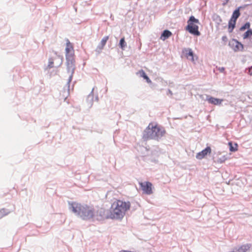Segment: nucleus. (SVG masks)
<instances>
[{
    "label": "nucleus",
    "instance_id": "1",
    "mask_svg": "<svg viewBox=\"0 0 252 252\" xmlns=\"http://www.w3.org/2000/svg\"><path fill=\"white\" fill-rule=\"evenodd\" d=\"M164 128L158 125H154L152 123L149 124L143 132L142 138L144 141L149 139H154L159 141L165 134Z\"/></svg>",
    "mask_w": 252,
    "mask_h": 252
},
{
    "label": "nucleus",
    "instance_id": "2",
    "mask_svg": "<svg viewBox=\"0 0 252 252\" xmlns=\"http://www.w3.org/2000/svg\"><path fill=\"white\" fill-rule=\"evenodd\" d=\"M129 206H116L115 208L111 207L106 218L112 219H119L123 217L125 211L129 209Z\"/></svg>",
    "mask_w": 252,
    "mask_h": 252
},
{
    "label": "nucleus",
    "instance_id": "3",
    "mask_svg": "<svg viewBox=\"0 0 252 252\" xmlns=\"http://www.w3.org/2000/svg\"><path fill=\"white\" fill-rule=\"evenodd\" d=\"M188 25L186 27V30L189 33L197 36L200 35V32L198 31V26L195 24H199L200 22L197 19H196L193 16H191L187 21Z\"/></svg>",
    "mask_w": 252,
    "mask_h": 252
},
{
    "label": "nucleus",
    "instance_id": "4",
    "mask_svg": "<svg viewBox=\"0 0 252 252\" xmlns=\"http://www.w3.org/2000/svg\"><path fill=\"white\" fill-rule=\"evenodd\" d=\"M66 60L67 71L68 73L70 74L67 82L68 90H69L70 83L72 81L73 75L75 69V60L73 56L69 57L67 55Z\"/></svg>",
    "mask_w": 252,
    "mask_h": 252
},
{
    "label": "nucleus",
    "instance_id": "5",
    "mask_svg": "<svg viewBox=\"0 0 252 252\" xmlns=\"http://www.w3.org/2000/svg\"><path fill=\"white\" fill-rule=\"evenodd\" d=\"M73 211L80 216L83 219L92 217L93 212L89 210L88 207L85 206H72Z\"/></svg>",
    "mask_w": 252,
    "mask_h": 252
},
{
    "label": "nucleus",
    "instance_id": "6",
    "mask_svg": "<svg viewBox=\"0 0 252 252\" xmlns=\"http://www.w3.org/2000/svg\"><path fill=\"white\" fill-rule=\"evenodd\" d=\"M140 186L143 191V193L150 195L153 193L152 184L149 182H144L139 183Z\"/></svg>",
    "mask_w": 252,
    "mask_h": 252
},
{
    "label": "nucleus",
    "instance_id": "7",
    "mask_svg": "<svg viewBox=\"0 0 252 252\" xmlns=\"http://www.w3.org/2000/svg\"><path fill=\"white\" fill-rule=\"evenodd\" d=\"M200 96L202 99L208 101L209 103L216 105H220L223 101V99L215 98L207 94L202 95Z\"/></svg>",
    "mask_w": 252,
    "mask_h": 252
},
{
    "label": "nucleus",
    "instance_id": "8",
    "mask_svg": "<svg viewBox=\"0 0 252 252\" xmlns=\"http://www.w3.org/2000/svg\"><path fill=\"white\" fill-rule=\"evenodd\" d=\"M108 39L109 36H105L101 39L100 43L98 45L95 50V51L97 53V54H99L101 52L102 50L105 46Z\"/></svg>",
    "mask_w": 252,
    "mask_h": 252
},
{
    "label": "nucleus",
    "instance_id": "9",
    "mask_svg": "<svg viewBox=\"0 0 252 252\" xmlns=\"http://www.w3.org/2000/svg\"><path fill=\"white\" fill-rule=\"evenodd\" d=\"M211 152V148L210 147H207L205 149L202 151L198 153L196 155V158L198 159H201L205 157L208 154Z\"/></svg>",
    "mask_w": 252,
    "mask_h": 252
},
{
    "label": "nucleus",
    "instance_id": "10",
    "mask_svg": "<svg viewBox=\"0 0 252 252\" xmlns=\"http://www.w3.org/2000/svg\"><path fill=\"white\" fill-rule=\"evenodd\" d=\"M243 8L242 6H239L237 9H236L233 12L232 16L230 19H233L235 21H237V19L240 16V10L241 9Z\"/></svg>",
    "mask_w": 252,
    "mask_h": 252
},
{
    "label": "nucleus",
    "instance_id": "11",
    "mask_svg": "<svg viewBox=\"0 0 252 252\" xmlns=\"http://www.w3.org/2000/svg\"><path fill=\"white\" fill-rule=\"evenodd\" d=\"M71 49H73L72 46L70 45V43L69 41L67 39V42L66 43V47L65 48V56L66 58H67V55L68 56H73L74 54L73 53H70Z\"/></svg>",
    "mask_w": 252,
    "mask_h": 252
},
{
    "label": "nucleus",
    "instance_id": "12",
    "mask_svg": "<svg viewBox=\"0 0 252 252\" xmlns=\"http://www.w3.org/2000/svg\"><path fill=\"white\" fill-rule=\"evenodd\" d=\"M233 42H234V43H233V45H234V43L235 44V47L233 48V49L235 51H242L243 50L244 46L242 43L238 42L236 39H233Z\"/></svg>",
    "mask_w": 252,
    "mask_h": 252
},
{
    "label": "nucleus",
    "instance_id": "13",
    "mask_svg": "<svg viewBox=\"0 0 252 252\" xmlns=\"http://www.w3.org/2000/svg\"><path fill=\"white\" fill-rule=\"evenodd\" d=\"M183 53L186 54L187 57L188 59H189L190 58V59L191 61H194L193 59V53L192 50L190 48H187V49H184L183 50Z\"/></svg>",
    "mask_w": 252,
    "mask_h": 252
},
{
    "label": "nucleus",
    "instance_id": "14",
    "mask_svg": "<svg viewBox=\"0 0 252 252\" xmlns=\"http://www.w3.org/2000/svg\"><path fill=\"white\" fill-rule=\"evenodd\" d=\"M137 75H139L140 77H143L144 79H145L148 83H152L151 80L149 78V77L147 75L144 71L142 69L140 70L138 72L136 73Z\"/></svg>",
    "mask_w": 252,
    "mask_h": 252
},
{
    "label": "nucleus",
    "instance_id": "15",
    "mask_svg": "<svg viewBox=\"0 0 252 252\" xmlns=\"http://www.w3.org/2000/svg\"><path fill=\"white\" fill-rule=\"evenodd\" d=\"M172 34V33L170 31L167 30H164L160 36V39L162 40H165V39L168 38Z\"/></svg>",
    "mask_w": 252,
    "mask_h": 252
},
{
    "label": "nucleus",
    "instance_id": "16",
    "mask_svg": "<svg viewBox=\"0 0 252 252\" xmlns=\"http://www.w3.org/2000/svg\"><path fill=\"white\" fill-rule=\"evenodd\" d=\"M94 88H93L91 93L88 95L87 98V101L88 104L92 107L93 105V99H94Z\"/></svg>",
    "mask_w": 252,
    "mask_h": 252
},
{
    "label": "nucleus",
    "instance_id": "17",
    "mask_svg": "<svg viewBox=\"0 0 252 252\" xmlns=\"http://www.w3.org/2000/svg\"><path fill=\"white\" fill-rule=\"evenodd\" d=\"M236 21L230 19L228 22V32H231L235 27Z\"/></svg>",
    "mask_w": 252,
    "mask_h": 252
},
{
    "label": "nucleus",
    "instance_id": "18",
    "mask_svg": "<svg viewBox=\"0 0 252 252\" xmlns=\"http://www.w3.org/2000/svg\"><path fill=\"white\" fill-rule=\"evenodd\" d=\"M212 18L213 21L215 22L218 26L220 25L222 21L220 16L217 14H214Z\"/></svg>",
    "mask_w": 252,
    "mask_h": 252
},
{
    "label": "nucleus",
    "instance_id": "19",
    "mask_svg": "<svg viewBox=\"0 0 252 252\" xmlns=\"http://www.w3.org/2000/svg\"><path fill=\"white\" fill-rule=\"evenodd\" d=\"M228 145L229 146V150L231 152H235L237 150L238 145L236 143L233 144L232 142H229L228 143Z\"/></svg>",
    "mask_w": 252,
    "mask_h": 252
},
{
    "label": "nucleus",
    "instance_id": "20",
    "mask_svg": "<svg viewBox=\"0 0 252 252\" xmlns=\"http://www.w3.org/2000/svg\"><path fill=\"white\" fill-rule=\"evenodd\" d=\"M119 46L122 50H125L126 47V43L125 41V37L122 38L119 42Z\"/></svg>",
    "mask_w": 252,
    "mask_h": 252
},
{
    "label": "nucleus",
    "instance_id": "21",
    "mask_svg": "<svg viewBox=\"0 0 252 252\" xmlns=\"http://www.w3.org/2000/svg\"><path fill=\"white\" fill-rule=\"evenodd\" d=\"M250 247L249 245H244L241 246L238 251L239 252H246L249 250Z\"/></svg>",
    "mask_w": 252,
    "mask_h": 252
},
{
    "label": "nucleus",
    "instance_id": "22",
    "mask_svg": "<svg viewBox=\"0 0 252 252\" xmlns=\"http://www.w3.org/2000/svg\"><path fill=\"white\" fill-rule=\"evenodd\" d=\"M112 205H127L126 202H123L120 200H118L117 199H114L113 202L112 203Z\"/></svg>",
    "mask_w": 252,
    "mask_h": 252
},
{
    "label": "nucleus",
    "instance_id": "23",
    "mask_svg": "<svg viewBox=\"0 0 252 252\" xmlns=\"http://www.w3.org/2000/svg\"><path fill=\"white\" fill-rule=\"evenodd\" d=\"M252 35V30L249 29L243 35V38L244 39L248 38L249 36Z\"/></svg>",
    "mask_w": 252,
    "mask_h": 252
},
{
    "label": "nucleus",
    "instance_id": "24",
    "mask_svg": "<svg viewBox=\"0 0 252 252\" xmlns=\"http://www.w3.org/2000/svg\"><path fill=\"white\" fill-rule=\"evenodd\" d=\"M56 60H59V63H58V65L56 66H55L56 67H58L60 65H61L63 63V57L61 56L58 55L57 58H56Z\"/></svg>",
    "mask_w": 252,
    "mask_h": 252
},
{
    "label": "nucleus",
    "instance_id": "25",
    "mask_svg": "<svg viewBox=\"0 0 252 252\" xmlns=\"http://www.w3.org/2000/svg\"><path fill=\"white\" fill-rule=\"evenodd\" d=\"M227 158L225 156H223L219 158L216 161L214 160V162L222 163L224 162L226 160Z\"/></svg>",
    "mask_w": 252,
    "mask_h": 252
},
{
    "label": "nucleus",
    "instance_id": "26",
    "mask_svg": "<svg viewBox=\"0 0 252 252\" xmlns=\"http://www.w3.org/2000/svg\"><path fill=\"white\" fill-rule=\"evenodd\" d=\"M250 23L249 22H247L243 26H242L240 28V31H244L247 29H248V30H249V29H250Z\"/></svg>",
    "mask_w": 252,
    "mask_h": 252
},
{
    "label": "nucleus",
    "instance_id": "27",
    "mask_svg": "<svg viewBox=\"0 0 252 252\" xmlns=\"http://www.w3.org/2000/svg\"><path fill=\"white\" fill-rule=\"evenodd\" d=\"M53 64H54L53 59L52 58H50L49 59V64H48L47 67L49 69L54 67V66L53 65Z\"/></svg>",
    "mask_w": 252,
    "mask_h": 252
},
{
    "label": "nucleus",
    "instance_id": "28",
    "mask_svg": "<svg viewBox=\"0 0 252 252\" xmlns=\"http://www.w3.org/2000/svg\"><path fill=\"white\" fill-rule=\"evenodd\" d=\"M218 70L220 72H223L224 71V68L223 67H219L218 68Z\"/></svg>",
    "mask_w": 252,
    "mask_h": 252
},
{
    "label": "nucleus",
    "instance_id": "29",
    "mask_svg": "<svg viewBox=\"0 0 252 252\" xmlns=\"http://www.w3.org/2000/svg\"><path fill=\"white\" fill-rule=\"evenodd\" d=\"M167 94V95L170 94L171 96H172L173 95V93L170 89L168 90Z\"/></svg>",
    "mask_w": 252,
    "mask_h": 252
},
{
    "label": "nucleus",
    "instance_id": "30",
    "mask_svg": "<svg viewBox=\"0 0 252 252\" xmlns=\"http://www.w3.org/2000/svg\"><path fill=\"white\" fill-rule=\"evenodd\" d=\"M248 73L251 75H252V66L249 68V72H248Z\"/></svg>",
    "mask_w": 252,
    "mask_h": 252
},
{
    "label": "nucleus",
    "instance_id": "31",
    "mask_svg": "<svg viewBox=\"0 0 252 252\" xmlns=\"http://www.w3.org/2000/svg\"><path fill=\"white\" fill-rule=\"evenodd\" d=\"M222 40L223 41L226 42L227 40V37L226 36H223L222 37Z\"/></svg>",
    "mask_w": 252,
    "mask_h": 252
},
{
    "label": "nucleus",
    "instance_id": "32",
    "mask_svg": "<svg viewBox=\"0 0 252 252\" xmlns=\"http://www.w3.org/2000/svg\"><path fill=\"white\" fill-rule=\"evenodd\" d=\"M68 204L69 205H79L78 203H76V202H68Z\"/></svg>",
    "mask_w": 252,
    "mask_h": 252
},
{
    "label": "nucleus",
    "instance_id": "33",
    "mask_svg": "<svg viewBox=\"0 0 252 252\" xmlns=\"http://www.w3.org/2000/svg\"><path fill=\"white\" fill-rule=\"evenodd\" d=\"M228 1H229V0H225L224 2L223 3V5H224L226 4Z\"/></svg>",
    "mask_w": 252,
    "mask_h": 252
},
{
    "label": "nucleus",
    "instance_id": "34",
    "mask_svg": "<svg viewBox=\"0 0 252 252\" xmlns=\"http://www.w3.org/2000/svg\"><path fill=\"white\" fill-rule=\"evenodd\" d=\"M95 100H96V101H98V96H97V95H96V96H95Z\"/></svg>",
    "mask_w": 252,
    "mask_h": 252
}]
</instances>
